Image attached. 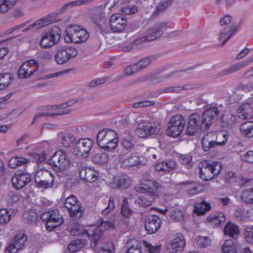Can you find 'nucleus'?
I'll use <instances>...</instances> for the list:
<instances>
[{"label": "nucleus", "mask_w": 253, "mask_h": 253, "mask_svg": "<svg viewBox=\"0 0 253 253\" xmlns=\"http://www.w3.org/2000/svg\"><path fill=\"white\" fill-rule=\"evenodd\" d=\"M161 188V185L156 180H148L146 181V184H142L141 186L138 187L137 191L148 193L137 198L136 202L138 204L144 208L151 206L152 203L158 197L157 190Z\"/></svg>", "instance_id": "obj_1"}, {"label": "nucleus", "mask_w": 253, "mask_h": 253, "mask_svg": "<svg viewBox=\"0 0 253 253\" xmlns=\"http://www.w3.org/2000/svg\"><path fill=\"white\" fill-rule=\"evenodd\" d=\"M96 141L98 146L101 148L106 150H112L115 149L118 145V134L114 130L103 128L98 132Z\"/></svg>", "instance_id": "obj_2"}, {"label": "nucleus", "mask_w": 253, "mask_h": 253, "mask_svg": "<svg viewBox=\"0 0 253 253\" xmlns=\"http://www.w3.org/2000/svg\"><path fill=\"white\" fill-rule=\"evenodd\" d=\"M229 137L228 133L225 130H222L216 133L211 132L205 135L202 140L203 149L209 151L210 148L214 147L218 145H224Z\"/></svg>", "instance_id": "obj_3"}, {"label": "nucleus", "mask_w": 253, "mask_h": 253, "mask_svg": "<svg viewBox=\"0 0 253 253\" xmlns=\"http://www.w3.org/2000/svg\"><path fill=\"white\" fill-rule=\"evenodd\" d=\"M200 177L208 181L217 176L222 169L223 167L218 162H213L211 164L204 161L199 165Z\"/></svg>", "instance_id": "obj_4"}, {"label": "nucleus", "mask_w": 253, "mask_h": 253, "mask_svg": "<svg viewBox=\"0 0 253 253\" xmlns=\"http://www.w3.org/2000/svg\"><path fill=\"white\" fill-rule=\"evenodd\" d=\"M67 35L64 38L67 43H80L85 42L89 37L86 29L77 25L71 26L68 29Z\"/></svg>", "instance_id": "obj_5"}, {"label": "nucleus", "mask_w": 253, "mask_h": 253, "mask_svg": "<svg viewBox=\"0 0 253 253\" xmlns=\"http://www.w3.org/2000/svg\"><path fill=\"white\" fill-rule=\"evenodd\" d=\"M189 121L185 131V134L189 136H194L199 130L207 129L204 121V119L198 113H193L189 116Z\"/></svg>", "instance_id": "obj_6"}, {"label": "nucleus", "mask_w": 253, "mask_h": 253, "mask_svg": "<svg viewBox=\"0 0 253 253\" xmlns=\"http://www.w3.org/2000/svg\"><path fill=\"white\" fill-rule=\"evenodd\" d=\"M65 206L69 211L70 217L72 219L77 220L82 216L84 208L75 196L72 195L67 198Z\"/></svg>", "instance_id": "obj_7"}, {"label": "nucleus", "mask_w": 253, "mask_h": 253, "mask_svg": "<svg viewBox=\"0 0 253 253\" xmlns=\"http://www.w3.org/2000/svg\"><path fill=\"white\" fill-rule=\"evenodd\" d=\"M166 129L168 135L173 137L179 136L183 131L185 125L184 118L179 114H176L171 118Z\"/></svg>", "instance_id": "obj_8"}, {"label": "nucleus", "mask_w": 253, "mask_h": 253, "mask_svg": "<svg viewBox=\"0 0 253 253\" xmlns=\"http://www.w3.org/2000/svg\"><path fill=\"white\" fill-rule=\"evenodd\" d=\"M78 54V51L76 47L70 45L62 46L57 49L54 60L58 64L63 65L75 57Z\"/></svg>", "instance_id": "obj_9"}, {"label": "nucleus", "mask_w": 253, "mask_h": 253, "mask_svg": "<svg viewBox=\"0 0 253 253\" xmlns=\"http://www.w3.org/2000/svg\"><path fill=\"white\" fill-rule=\"evenodd\" d=\"M41 218L46 222V229L49 231L62 224L63 219L57 209L45 211L41 214Z\"/></svg>", "instance_id": "obj_10"}, {"label": "nucleus", "mask_w": 253, "mask_h": 253, "mask_svg": "<svg viewBox=\"0 0 253 253\" xmlns=\"http://www.w3.org/2000/svg\"><path fill=\"white\" fill-rule=\"evenodd\" d=\"M60 37V29L54 26L51 30L42 33L40 46L42 48H49L59 42Z\"/></svg>", "instance_id": "obj_11"}, {"label": "nucleus", "mask_w": 253, "mask_h": 253, "mask_svg": "<svg viewBox=\"0 0 253 253\" xmlns=\"http://www.w3.org/2000/svg\"><path fill=\"white\" fill-rule=\"evenodd\" d=\"M27 235L23 231L17 232L10 244L5 249V253H17L27 246Z\"/></svg>", "instance_id": "obj_12"}, {"label": "nucleus", "mask_w": 253, "mask_h": 253, "mask_svg": "<svg viewBox=\"0 0 253 253\" xmlns=\"http://www.w3.org/2000/svg\"><path fill=\"white\" fill-rule=\"evenodd\" d=\"M69 154L63 150L56 152L49 160V164L56 171L65 169L70 164Z\"/></svg>", "instance_id": "obj_13"}, {"label": "nucleus", "mask_w": 253, "mask_h": 253, "mask_svg": "<svg viewBox=\"0 0 253 253\" xmlns=\"http://www.w3.org/2000/svg\"><path fill=\"white\" fill-rule=\"evenodd\" d=\"M39 64L37 60H28L22 64L18 71V77L21 79L27 78L33 75H39Z\"/></svg>", "instance_id": "obj_14"}, {"label": "nucleus", "mask_w": 253, "mask_h": 253, "mask_svg": "<svg viewBox=\"0 0 253 253\" xmlns=\"http://www.w3.org/2000/svg\"><path fill=\"white\" fill-rule=\"evenodd\" d=\"M35 180L39 187L48 188L53 185L54 178L49 171L40 169L36 172Z\"/></svg>", "instance_id": "obj_15"}, {"label": "nucleus", "mask_w": 253, "mask_h": 253, "mask_svg": "<svg viewBox=\"0 0 253 253\" xmlns=\"http://www.w3.org/2000/svg\"><path fill=\"white\" fill-rule=\"evenodd\" d=\"M93 142L89 138H80L76 144L74 152L78 157L86 158L93 146Z\"/></svg>", "instance_id": "obj_16"}, {"label": "nucleus", "mask_w": 253, "mask_h": 253, "mask_svg": "<svg viewBox=\"0 0 253 253\" xmlns=\"http://www.w3.org/2000/svg\"><path fill=\"white\" fill-rule=\"evenodd\" d=\"M32 180L30 173L18 171L12 177L11 182L14 188L20 190L26 186Z\"/></svg>", "instance_id": "obj_17"}, {"label": "nucleus", "mask_w": 253, "mask_h": 253, "mask_svg": "<svg viewBox=\"0 0 253 253\" xmlns=\"http://www.w3.org/2000/svg\"><path fill=\"white\" fill-rule=\"evenodd\" d=\"M126 25V19L120 14H114L110 17V28L114 33L123 32Z\"/></svg>", "instance_id": "obj_18"}, {"label": "nucleus", "mask_w": 253, "mask_h": 253, "mask_svg": "<svg viewBox=\"0 0 253 253\" xmlns=\"http://www.w3.org/2000/svg\"><path fill=\"white\" fill-rule=\"evenodd\" d=\"M68 105L67 103L61 104L59 105L56 106H52L50 107L51 109L52 110L55 111V113H44L42 112H40L35 115L33 121L32 122V124H34L36 120L39 117L42 116H47V117H51L53 116H58V115H63L65 114H69L71 112V111L67 109Z\"/></svg>", "instance_id": "obj_19"}, {"label": "nucleus", "mask_w": 253, "mask_h": 253, "mask_svg": "<svg viewBox=\"0 0 253 253\" xmlns=\"http://www.w3.org/2000/svg\"><path fill=\"white\" fill-rule=\"evenodd\" d=\"M162 220L157 215L149 216L146 221L145 227L149 234H154L161 227Z\"/></svg>", "instance_id": "obj_20"}, {"label": "nucleus", "mask_w": 253, "mask_h": 253, "mask_svg": "<svg viewBox=\"0 0 253 253\" xmlns=\"http://www.w3.org/2000/svg\"><path fill=\"white\" fill-rule=\"evenodd\" d=\"M185 244L186 242L184 236L178 234L177 237L168 245L167 249L170 253H177L183 250Z\"/></svg>", "instance_id": "obj_21"}, {"label": "nucleus", "mask_w": 253, "mask_h": 253, "mask_svg": "<svg viewBox=\"0 0 253 253\" xmlns=\"http://www.w3.org/2000/svg\"><path fill=\"white\" fill-rule=\"evenodd\" d=\"M240 118L249 120L253 118V104L245 102L240 106L237 111Z\"/></svg>", "instance_id": "obj_22"}, {"label": "nucleus", "mask_w": 253, "mask_h": 253, "mask_svg": "<svg viewBox=\"0 0 253 253\" xmlns=\"http://www.w3.org/2000/svg\"><path fill=\"white\" fill-rule=\"evenodd\" d=\"M91 19L100 29L103 28L104 12L101 7H93L90 10Z\"/></svg>", "instance_id": "obj_23"}, {"label": "nucleus", "mask_w": 253, "mask_h": 253, "mask_svg": "<svg viewBox=\"0 0 253 253\" xmlns=\"http://www.w3.org/2000/svg\"><path fill=\"white\" fill-rule=\"evenodd\" d=\"M219 114V111L216 107L210 108L204 112L202 116L207 128L214 122Z\"/></svg>", "instance_id": "obj_24"}, {"label": "nucleus", "mask_w": 253, "mask_h": 253, "mask_svg": "<svg viewBox=\"0 0 253 253\" xmlns=\"http://www.w3.org/2000/svg\"><path fill=\"white\" fill-rule=\"evenodd\" d=\"M238 28L239 26L238 25H232L231 27H227L222 30L218 37L219 41L223 40L220 46L224 45L226 42L237 32Z\"/></svg>", "instance_id": "obj_25"}, {"label": "nucleus", "mask_w": 253, "mask_h": 253, "mask_svg": "<svg viewBox=\"0 0 253 253\" xmlns=\"http://www.w3.org/2000/svg\"><path fill=\"white\" fill-rule=\"evenodd\" d=\"M79 175L81 178L89 182H93L97 179L99 173L91 168H85L80 170Z\"/></svg>", "instance_id": "obj_26"}, {"label": "nucleus", "mask_w": 253, "mask_h": 253, "mask_svg": "<svg viewBox=\"0 0 253 253\" xmlns=\"http://www.w3.org/2000/svg\"><path fill=\"white\" fill-rule=\"evenodd\" d=\"M164 31L156 28L154 27L149 28L145 36L140 38L141 42H147L155 40L162 37L164 34Z\"/></svg>", "instance_id": "obj_27"}, {"label": "nucleus", "mask_w": 253, "mask_h": 253, "mask_svg": "<svg viewBox=\"0 0 253 253\" xmlns=\"http://www.w3.org/2000/svg\"><path fill=\"white\" fill-rule=\"evenodd\" d=\"M130 184V179L126 176H119L114 178L112 187L114 188H126Z\"/></svg>", "instance_id": "obj_28"}, {"label": "nucleus", "mask_w": 253, "mask_h": 253, "mask_svg": "<svg viewBox=\"0 0 253 253\" xmlns=\"http://www.w3.org/2000/svg\"><path fill=\"white\" fill-rule=\"evenodd\" d=\"M224 233L226 235H228L234 239H236L240 233L239 227L235 224L228 222L224 227Z\"/></svg>", "instance_id": "obj_29"}, {"label": "nucleus", "mask_w": 253, "mask_h": 253, "mask_svg": "<svg viewBox=\"0 0 253 253\" xmlns=\"http://www.w3.org/2000/svg\"><path fill=\"white\" fill-rule=\"evenodd\" d=\"M140 163V158L136 155H132L122 161L121 167L124 168L134 167L138 166Z\"/></svg>", "instance_id": "obj_30"}, {"label": "nucleus", "mask_w": 253, "mask_h": 253, "mask_svg": "<svg viewBox=\"0 0 253 253\" xmlns=\"http://www.w3.org/2000/svg\"><path fill=\"white\" fill-rule=\"evenodd\" d=\"M30 160L22 156L12 157L9 160V166L14 169L18 166H24L29 164Z\"/></svg>", "instance_id": "obj_31"}, {"label": "nucleus", "mask_w": 253, "mask_h": 253, "mask_svg": "<svg viewBox=\"0 0 253 253\" xmlns=\"http://www.w3.org/2000/svg\"><path fill=\"white\" fill-rule=\"evenodd\" d=\"M126 253H142L141 247L138 241L135 239H130L126 245Z\"/></svg>", "instance_id": "obj_32"}, {"label": "nucleus", "mask_w": 253, "mask_h": 253, "mask_svg": "<svg viewBox=\"0 0 253 253\" xmlns=\"http://www.w3.org/2000/svg\"><path fill=\"white\" fill-rule=\"evenodd\" d=\"M236 124V117L231 113H225L221 118V124L223 127L230 128Z\"/></svg>", "instance_id": "obj_33"}, {"label": "nucleus", "mask_w": 253, "mask_h": 253, "mask_svg": "<svg viewBox=\"0 0 253 253\" xmlns=\"http://www.w3.org/2000/svg\"><path fill=\"white\" fill-rule=\"evenodd\" d=\"M238 244L232 240H227L222 246L223 253H237Z\"/></svg>", "instance_id": "obj_34"}, {"label": "nucleus", "mask_w": 253, "mask_h": 253, "mask_svg": "<svg viewBox=\"0 0 253 253\" xmlns=\"http://www.w3.org/2000/svg\"><path fill=\"white\" fill-rule=\"evenodd\" d=\"M253 61V58L248 62H241L237 64L234 65L227 69L222 71V75L226 76L239 71L244 67L246 66L248 64Z\"/></svg>", "instance_id": "obj_35"}, {"label": "nucleus", "mask_w": 253, "mask_h": 253, "mask_svg": "<svg viewBox=\"0 0 253 253\" xmlns=\"http://www.w3.org/2000/svg\"><path fill=\"white\" fill-rule=\"evenodd\" d=\"M122 144L123 148L126 150H130L134 148V141L133 137L127 133L126 131V135L123 136L122 140Z\"/></svg>", "instance_id": "obj_36"}, {"label": "nucleus", "mask_w": 253, "mask_h": 253, "mask_svg": "<svg viewBox=\"0 0 253 253\" xmlns=\"http://www.w3.org/2000/svg\"><path fill=\"white\" fill-rule=\"evenodd\" d=\"M210 204L209 203H207L205 201H203L195 205L194 211L198 215H203L207 211H210Z\"/></svg>", "instance_id": "obj_37"}, {"label": "nucleus", "mask_w": 253, "mask_h": 253, "mask_svg": "<svg viewBox=\"0 0 253 253\" xmlns=\"http://www.w3.org/2000/svg\"><path fill=\"white\" fill-rule=\"evenodd\" d=\"M169 215L171 219L181 222L184 220L185 214L180 209L176 208L171 210L169 212Z\"/></svg>", "instance_id": "obj_38"}, {"label": "nucleus", "mask_w": 253, "mask_h": 253, "mask_svg": "<svg viewBox=\"0 0 253 253\" xmlns=\"http://www.w3.org/2000/svg\"><path fill=\"white\" fill-rule=\"evenodd\" d=\"M17 0H0V13L2 14L7 12L16 3Z\"/></svg>", "instance_id": "obj_39"}, {"label": "nucleus", "mask_w": 253, "mask_h": 253, "mask_svg": "<svg viewBox=\"0 0 253 253\" xmlns=\"http://www.w3.org/2000/svg\"><path fill=\"white\" fill-rule=\"evenodd\" d=\"M76 141V137L73 134L64 133L61 137V143L63 146L65 147L72 146Z\"/></svg>", "instance_id": "obj_40"}, {"label": "nucleus", "mask_w": 253, "mask_h": 253, "mask_svg": "<svg viewBox=\"0 0 253 253\" xmlns=\"http://www.w3.org/2000/svg\"><path fill=\"white\" fill-rule=\"evenodd\" d=\"M86 241L84 239H77L72 241L68 246V250L70 252H75L82 248L85 244Z\"/></svg>", "instance_id": "obj_41"}, {"label": "nucleus", "mask_w": 253, "mask_h": 253, "mask_svg": "<svg viewBox=\"0 0 253 253\" xmlns=\"http://www.w3.org/2000/svg\"><path fill=\"white\" fill-rule=\"evenodd\" d=\"M13 80V76L11 74L4 73L0 75V89L6 88Z\"/></svg>", "instance_id": "obj_42"}, {"label": "nucleus", "mask_w": 253, "mask_h": 253, "mask_svg": "<svg viewBox=\"0 0 253 253\" xmlns=\"http://www.w3.org/2000/svg\"><path fill=\"white\" fill-rule=\"evenodd\" d=\"M11 210L6 209L0 210V224L1 225L7 224L11 219Z\"/></svg>", "instance_id": "obj_43"}, {"label": "nucleus", "mask_w": 253, "mask_h": 253, "mask_svg": "<svg viewBox=\"0 0 253 253\" xmlns=\"http://www.w3.org/2000/svg\"><path fill=\"white\" fill-rule=\"evenodd\" d=\"M242 201L247 204H253V188L244 190L241 195Z\"/></svg>", "instance_id": "obj_44"}, {"label": "nucleus", "mask_w": 253, "mask_h": 253, "mask_svg": "<svg viewBox=\"0 0 253 253\" xmlns=\"http://www.w3.org/2000/svg\"><path fill=\"white\" fill-rule=\"evenodd\" d=\"M92 161L96 164L104 163L107 161V156L106 154L103 153L98 149L94 151L92 158Z\"/></svg>", "instance_id": "obj_45"}, {"label": "nucleus", "mask_w": 253, "mask_h": 253, "mask_svg": "<svg viewBox=\"0 0 253 253\" xmlns=\"http://www.w3.org/2000/svg\"><path fill=\"white\" fill-rule=\"evenodd\" d=\"M207 220L209 222L218 226L225 221V218L224 215L221 214H211L208 217Z\"/></svg>", "instance_id": "obj_46"}, {"label": "nucleus", "mask_w": 253, "mask_h": 253, "mask_svg": "<svg viewBox=\"0 0 253 253\" xmlns=\"http://www.w3.org/2000/svg\"><path fill=\"white\" fill-rule=\"evenodd\" d=\"M146 124L148 131V134L149 136L158 133L161 129V126L159 123L146 122Z\"/></svg>", "instance_id": "obj_47"}, {"label": "nucleus", "mask_w": 253, "mask_h": 253, "mask_svg": "<svg viewBox=\"0 0 253 253\" xmlns=\"http://www.w3.org/2000/svg\"><path fill=\"white\" fill-rule=\"evenodd\" d=\"M252 122H246L242 124L240 126V130L247 137H253L252 128Z\"/></svg>", "instance_id": "obj_48"}, {"label": "nucleus", "mask_w": 253, "mask_h": 253, "mask_svg": "<svg viewBox=\"0 0 253 253\" xmlns=\"http://www.w3.org/2000/svg\"><path fill=\"white\" fill-rule=\"evenodd\" d=\"M135 134L140 137L148 136V129L146 122L138 124L137 127L135 130Z\"/></svg>", "instance_id": "obj_49"}, {"label": "nucleus", "mask_w": 253, "mask_h": 253, "mask_svg": "<svg viewBox=\"0 0 253 253\" xmlns=\"http://www.w3.org/2000/svg\"><path fill=\"white\" fill-rule=\"evenodd\" d=\"M23 216L24 218L30 223L35 222L37 220L38 214L33 210L25 212Z\"/></svg>", "instance_id": "obj_50"}, {"label": "nucleus", "mask_w": 253, "mask_h": 253, "mask_svg": "<svg viewBox=\"0 0 253 253\" xmlns=\"http://www.w3.org/2000/svg\"><path fill=\"white\" fill-rule=\"evenodd\" d=\"M196 244L201 248H206L210 245L211 240L207 237H198L196 239Z\"/></svg>", "instance_id": "obj_51"}, {"label": "nucleus", "mask_w": 253, "mask_h": 253, "mask_svg": "<svg viewBox=\"0 0 253 253\" xmlns=\"http://www.w3.org/2000/svg\"><path fill=\"white\" fill-rule=\"evenodd\" d=\"M171 3L172 0H169L160 3L153 12V15L157 16L160 12L165 10L166 8L169 6L171 4Z\"/></svg>", "instance_id": "obj_52"}, {"label": "nucleus", "mask_w": 253, "mask_h": 253, "mask_svg": "<svg viewBox=\"0 0 253 253\" xmlns=\"http://www.w3.org/2000/svg\"><path fill=\"white\" fill-rule=\"evenodd\" d=\"M151 63V60L148 57H145L138 62L135 63V66L137 67L139 71L145 69Z\"/></svg>", "instance_id": "obj_53"}, {"label": "nucleus", "mask_w": 253, "mask_h": 253, "mask_svg": "<svg viewBox=\"0 0 253 253\" xmlns=\"http://www.w3.org/2000/svg\"><path fill=\"white\" fill-rule=\"evenodd\" d=\"M126 198L124 199V204L121 207V213L124 216L128 218L131 215L132 211L129 208L128 204L126 202Z\"/></svg>", "instance_id": "obj_54"}, {"label": "nucleus", "mask_w": 253, "mask_h": 253, "mask_svg": "<svg viewBox=\"0 0 253 253\" xmlns=\"http://www.w3.org/2000/svg\"><path fill=\"white\" fill-rule=\"evenodd\" d=\"M244 237L247 243L253 244V226L247 227L246 228Z\"/></svg>", "instance_id": "obj_55"}, {"label": "nucleus", "mask_w": 253, "mask_h": 253, "mask_svg": "<svg viewBox=\"0 0 253 253\" xmlns=\"http://www.w3.org/2000/svg\"><path fill=\"white\" fill-rule=\"evenodd\" d=\"M185 89L184 86H170L166 87L161 91L162 93H177Z\"/></svg>", "instance_id": "obj_56"}, {"label": "nucleus", "mask_w": 253, "mask_h": 253, "mask_svg": "<svg viewBox=\"0 0 253 253\" xmlns=\"http://www.w3.org/2000/svg\"><path fill=\"white\" fill-rule=\"evenodd\" d=\"M114 225V222L112 221L106 220L105 221H103L101 223V224L97 227V231H102V232H104L106 230L113 227Z\"/></svg>", "instance_id": "obj_57"}, {"label": "nucleus", "mask_w": 253, "mask_h": 253, "mask_svg": "<svg viewBox=\"0 0 253 253\" xmlns=\"http://www.w3.org/2000/svg\"><path fill=\"white\" fill-rule=\"evenodd\" d=\"M114 201L115 198L114 197H111L110 198V200L107 207L104 210H103L102 211L103 214H108L112 211L114 210L115 207Z\"/></svg>", "instance_id": "obj_58"}, {"label": "nucleus", "mask_w": 253, "mask_h": 253, "mask_svg": "<svg viewBox=\"0 0 253 253\" xmlns=\"http://www.w3.org/2000/svg\"><path fill=\"white\" fill-rule=\"evenodd\" d=\"M166 173L175 169L177 168L176 163L173 160H168L164 161Z\"/></svg>", "instance_id": "obj_59"}, {"label": "nucleus", "mask_w": 253, "mask_h": 253, "mask_svg": "<svg viewBox=\"0 0 253 253\" xmlns=\"http://www.w3.org/2000/svg\"><path fill=\"white\" fill-rule=\"evenodd\" d=\"M144 245L150 253H159L160 252V247L158 245L153 246L147 241H144Z\"/></svg>", "instance_id": "obj_60"}, {"label": "nucleus", "mask_w": 253, "mask_h": 253, "mask_svg": "<svg viewBox=\"0 0 253 253\" xmlns=\"http://www.w3.org/2000/svg\"><path fill=\"white\" fill-rule=\"evenodd\" d=\"M35 23L36 26L39 29L51 23V20L48 17H45L37 20Z\"/></svg>", "instance_id": "obj_61"}, {"label": "nucleus", "mask_w": 253, "mask_h": 253, "mask_svg": "<svg viewBox=\"0 0 253 253\" xmlns=\"http://www.w3.org/2000/svg\"><path fill=\"white\" fill-rule=\"evenodd\" d=\"M122 12L126 14H133L138 11V8L135 5H129L122 10Z\"/></svg>", "instance_id": "obj_62"}, {"label": "nucleus", "mask_w": 253, "mask_h": 253, "mask_svg": "<svg viewBox=\"0 0 253 253\" xmlns=\"http://www.w3.org/2000/svg\"><path fill=\"white\" fill-rule=\"evenodd\" d=\"M137 72H139V71L135 64L126 67L125 70V74L127 76H130Z\"/></svg>", "instance_id": "obj_63"}, {"label": "nucleus", "mask_w": 253, "mask_h": 253, "mask_svg": "<svg viewBox=\"0 0 253 253\" xmlns=\"http://www.w3.org/2000/svg\"><path fill=\"white\" fill-rule=\"evenodd\" d=\"M34 161L37 163H41L45 159V156L43 153H34L32 154Z\"/></svg>", "instance_id": "obj_64"}]
</instances>
